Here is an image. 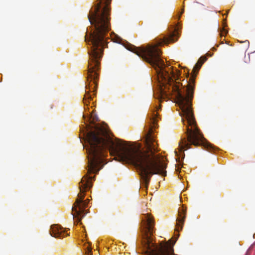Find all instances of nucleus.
<instances>
[{
    "mask_svg": "<svg viewBox=\"0 0 255 255\" xmlns=\"http://www.w3.org/2000/svg\"><path fill=\"white\" fill-rule=\"evenodd\" d=\"M160 108L156 107L152 112L150 118L152 127L145 135V150L141 149L140 147L128 148L122 140L118 138L114 140L110 136L107 128L104 126L96 125L94 130L87 133L88 173L79 183L80 192L72 208L75 223H80L86 214L85 209L89 200H84L85 193L92 188V180H95V176L92 177L89 174L99 172L102 168L99 167L103 162L107 149L109 150L111 155L116 156L119 161L131 164L138 168L146 188L152 175H166V166L162 163L159 155L155 154L158 151V145L152 134V128L157 126L159 116L158 111Z\"/></svg>",
    "mask_w": 255,
    "mask_h": 255,
    "instance_id": "f257e3e1",
    "label": "nucleus"
},
{
    "mask_svg": "<svg viewBox=\"0 0 255 255\" xmlns=\"http://www.w3.org/2000/svg\"><path fill=\"white\" fill-rule=\"evenodd\" d=\"M128 49L149 63L156 70L159 78L166 82L172 83L170 84L172 91L175 96L176 104L181 110L183 124L187 125L186 137L179 142L180 150H186L190 148L191 145H194L196 146H203L209 151L214 150L215 147L206 140L197 127L192 108L196 74L207 60L206 57L200 58L193 67L192 75L189 81L187 82V85L182 87V84L173 81V78H175V74L171 69V67L168 68V70L166 69L164 61L160 58L161 52L156 45H148L146 47L130 45Z\"/></svg>",
    "mask_w": 255,
    "mask_h": 255,
    "instance_id": "f03ea898",
    "label": "nucleus"
},
{
    "mask_svg": "<svg viewBox=\"0 0 255 255\" xmlns=\"http://www.w3.org/2000/svg\"><path fill=\"white\" fill-rule=\"evenodd\" d=\"M102 1L100 0L94 10H90L88 15L89 22L95 27L93 32L89 35L87 33L85 36V41L90 46V49H104L107 45V35L111 30L110 8L108 5L111 0H106V5L103 7L101 6Z\"/></svg>",
    "mask_w": 255,
    "mask_h": 255,
    "instance_id": "7ed1b4c3",
    "label": "nucleus"
},
{
    "mask_svg": "<svg viewBox=\"0 0 255 255\" xmlns=\"http://www.w3.org/2000/svg\"><path fill=\"white\" fill-rule=\"evenodd\" d=\"M154 221L150 215H143L142 221V255H174L173 246L169 243H161L159 246L153 241L152 235L155 232Z\"/></svg>",
    "mask_w": 255,
    "mask_h": 255,
    "instance_id": "20e7f679",
    "label": "nucleus"
},
{
    "mask_svg": "<svg viewBox=\"0 0 255 255\" xmlns=\"http://www.w3.org/2000/svg\"><path fill=\"white\" fill-rule=\"evenodd\" d=\"M49 233L50 235L54 238H62L69 236L68 234H66V229L57 225H52Z\"/></svg>",
    "mask_w": 255,
    "mask_h": 255,
    "instance_id": "39448f33",
    "label": "nucleus"
},
{
    "mask_svg": "<svg viewBox=\"0 0 255 255\" xmlns=\"http://www.w3.org/2000/svg\"><path fill=\"white\" fill-rule=\"evenodd\" d=\"M185 210L183 208H179L178 210V217L176 219V231L179 232L181 230L184 223L186 218Z\"/></svg>",
    "mask_w": 255,
    "mask_h": 255,
    "instance_id": "423d86ee",
    "label": "nucleus"
},
{
    "mask_svg": "<svg viewBox=\"0 0 255 255\" xmlns=\"http://www.w3.org/2000/svg\"><path fill=\"white\" fill-rule=\"evenodd\" d=\"M178 37V33L176 29L171 32L169 34L165 37L162 43L166 44L169 43H173L177 40Z\"/></svg>",
    "mask_w": 255,
    "mask_h": 255,
    "instance_id": "0eeeda50",
    "label": "nucleus"
},
{
    "mask_svg": "<svg viewBox=\"0 0 255 255\" xmlns=\"http://www.w3.org/2000/svg\"><path fill=\"white\" fill-rule=\"evenodd\" d=\"M87 255H92V249L90 247H88L87 251L86 252Z\"/></svg>",
    "mask_w": 255,
    "mask_h": 255,
    "instance_id": "6e6552de",
    "label": "nucleus"
},
{
    "mask_svg": "<svg viewBox=\"0 0 255 255\" xmlns=\"http://www.w3.org/2000/svg\"><path fill=\"white\" fill-rule=\"evenodd\" d=\"M244 43L246 45V47L247 48H248L249 47L250 43L248 40H246L244 42Z\"/></svg>",
    "mask_w": 255,
    "mask_h": 255,
    "instance_id": "1a4fd4ad",
    "label": "nucleus"
},
{
    "mask_svg": "<svg viewBox=\"0 0 255 255\" xmlns=\"http://www.w3.org/2000/svg\"><path fill=\"white\" fill-rule=\"evenodd\" d=\"M184 12V8L182 9V11L181 12V14Z\"/></svg>",
    "mask_w": 255,
    "mask_h": 255,
    "instance_id": "9d476101",
    "label": "nucleus"
},
{
    "mask_svg": "<svg viewBox=\"0 0 255 255\" xmlns=\"http://www.w3.org/2000/svg\"><path fill=\"white\" fill-rule=\"evenodd\" d=\"M224 32L225 34H226V33L227 32L225 30H224Z\"/></svg>",
    "mask_w": 255,
    "mask_h": 255,
    "instance_id": "9b49d317",
    "label": "nucleus"
},
{
    "mask_svg": "<svg viewBox=\"0 0 255 255\" xmlns=\"http://www.w3.org/2000/svg\"><path fill=\"white\" fill-rule=\"evenodd\" d=\"M175 153L176 154H177V151H175Z\"/></svg>",
    "mask_w": 255,
    "mask_h": 255,
    "instance_id": "f8f14e48",
    "label": "nucleus"
}]
</instances>
